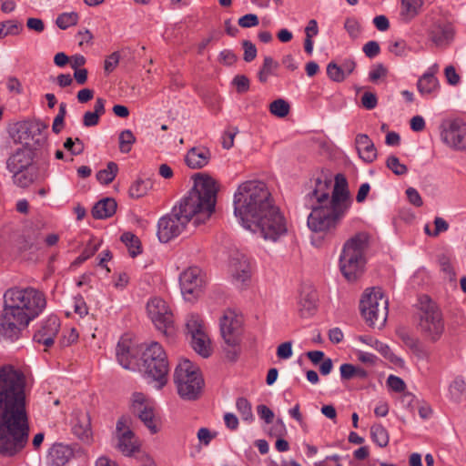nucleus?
Returning a JSON list of instances; mask_svg holds the SVG:
<instances>
[{
    "label": "nucleus",
    "instance_id": "obj_6",
    "mask_svg": "<svg viewBox=\"0 0 466 466\" xmlns=\"http://www.w3.org/2000/svg\"><path fill=\"white\" fill-rule=\"evenodd\" d=\"M369 235L359 232L348 239L339 258L340 271L349 281L358 279L364 270V251L368 247Z\"/></svg>",
    "mask_w": 466,
    "mask_h": 466
},
{
    "label": "nucleus",
    "instance_id": "obj_63",
    "mask_svg": "<svg viewBox=\"0 0 466 466\" xmlns=\"http://www.w3.org/2000/svg\"><path fill=\"white\" fill-rule=\"evenodd\" d=\"M7 89L10 93L15 95H21L23 93V86L18 78L10 76L6 83Z\"/></svg>",
    "mask_w": 466,
    "mask_h": 466
},
{
    "label": "nucleus",
    "instance_id": "obj_4",
    "mask_svg": "<svg viewBox=\"0 0 466 466\" xmlns=\"http://www.w3.org/2000/svg\"><path fill=\"white\" fill-rule=\"evenodd\" d=\"M351 203L347 179L343 175L338 174L329 203L311 204V211L307 221L309 228L321 236L333 234Z\"/></svg>",
    "mask_w": 466,
    "mask_h": 466
},
{
    "label": "nucleus",
    "instance_id": "obj_57",
    "mask_svg": "<svg viewBox=\"0 0 466 466\" xmlns=\"http://www.w3.org/2000/svg\"><path fill=\"white\" fill-rule=\"evenodd\" d=\"M120 60V54L118 52H113L105 60L104 69L105 72L109 74L113 72L117 66Z\"/></svg>",
    "mask_w": 466,
    "mask_h": 466
},
{
    "label": "nucleus",
    "instance_id": "obj_25",
    "mask_svg": "<svg viewBox=\"0 0 466 466\" xmlns=\"http://www.w3.org/2000/svg\"><path fill=\"white\" fill-rule=\"evenodd\" d=\"M211 158V152L206 147H193L185 156V162L192 169H200L206 167Z\"/></svg>",
    "mask_w": 466,
    "mask_h": 466
},
{
    "label": "nucleus",
    "instance_id": "obj_53",
    "mask_svg": "<svg viewBox=\"0 0 466 466\" xmlns=\"http://www.w3.org/2000/svg\"><path fill=\"white\" fill-rule=\"evenodd\" d=\"M66 115V106L65 103H61L59 106V111L54 119L52 125V130L56 134H59L64 127V119Z\"/></svg>",
    "mask_w": 466,
    "mask_h": 466
},
{
    "label": "nucleus",
    "instance_id": "obj_54",
    "mask_svg": "<svg viewBox=\"0 0 466 466\" xmlns=\"http://www.w3.org/2000/svg\"><path fill=\"white\" fill-rule=\"evenodd\" d=\"M36 244V236L34 233L23 235L18 240V248L21 250H27L32 248Z\"/></svg>",
    "mask_w": 466,
    "mask_h": 466
},
{
    "label": "nucleus",
    "instance_id": "obj_51",
    "mask_svg": "<svg viewBox=\"0 0 466 466\" xmlns=\"http://www.w3.org/2000/svg\"><path fill=\"white\" fill-rule=\"evenodd\" d=\"M386 166L389 169H390L395 175L401 176L408 172V167L406 165L401 164L399 158L395 156H390L387 158Z\"/></svg>",
    "mask_w": 466,
    "mask_h": 466
},
{
    "label": "nucleus",
    "instance_id": "obj_48",
    "mask_svg": "<svg viewBox=\"0 0 466 466\" xmlns=\"http://www.w3.org/2000/svg\"><path fill=\"white\" fill-rule=\"evenodd\" d=\"M240 341L241 339H236V342H225L223 351L225 358L231 362H235L240 353Z\"/></svg>",
    "mask_w": 466,
    "mask_h": 466
},
{
    "label": "nucleus",
    "instance_id": "obj_21",
    "mask_svg": "<svg viewBox=\"0 0 466 466\" xmlns=\"http://www.w3.org/2000/svg\"><path fill=\"white\" fill-rule=\"evenodd\" d=\"M229 267L232 277L237 282L246 285L249 281L251 277L250 264L244 254L237 253L232 256Z\"/></svg>",
    "mask_w": 466,
    "mask_h": 466
},
{
    "label": "nucleus",
    "instance_id": "obj_45",
    "mask_svg": "<svg viewBox=\"0 0 466 466\" xmlns=\"http://www.w3.org/2000/svg\"><path fill=\"white\" fill-rule=\"evenodd\" d=\"M371 347L375 348L379 352H380L387 360L395 365L402 364L403 360L397 357L390 350V348L379 340H374V344H371Z\"/></svg>",
    "mask_w": 466,
    "mask_h": 466
},
{
    "label": "nucleus",
    "instance_id": "obj_2",
    "mask_svg": "<svg viewBox=\"0 0 466 466\" xmlns=\"http://www.w3.org/2000/svg\"><path fill=\"white\" fill-rule=\"evenodd\" d=\"M233 205L235 216L242 225L264 239L277 241L287 233L286 219L265 182L241 183L234 194Z\"/></svg>",
    "mask_w": 466,
    "mask_h": 466
},
{
    "label": "nucleus",
    "instance_id": "obj_41",
    "mask_svg": "<svg viewBox=\"0 0 466 466\" xmlns=\"http://www.w3.org/2000/svg\"><path fill=\"white\" fill-rule=\"evenodd\" d=\"M290 111L289 104L282 99L279 98L269 104V112L277 117H285Z\"/></svg>",
    "mask_w": 466,
    "mask_h": 466
},
{
    "label": "nucleus",
    "instance_id": "obj_42",
    "mask_svg": "<svg viewBox=\"0 0 466 466\" xmlns=\"http://www.w3.org/2000/svg\"><path fill=\"white\" fill-rule=\"evenodd\" d=\"M372 440L380 446L386 447L389 443V435L386 429L380 425H373L370 429Z\"/></svg>",
    "mask_w": 466,
    "mask_h": 466
},
{
    "label": "nucleus",
    "instance_id": "obj_60",
    "mask_svg": "<svg viewBox=\"0 0 466 466\" xmlns=\"http://www.w3.org/2000/svg\"><path fill=\"white\" fill-rule=\"evenodd\" d=\"M238 133V127H233L231 130H227L224 132L222 137V146L224 148L229 149L234 146V138Z\"/></svg>",
    "mask_w": 466,
    "mask_h": 466
},
{
    "label": "nucleus",
    "instance_id": "obj_44",
    "mask_svg": "<svg viewBox=\"0 0 466 466\" xmlns=\"http://www.w3.org/2000/svg\"><path fill=\"white\" fill-rule=\"evenodd\" d=\"M119 150L122 153H129L133 144L136 142V137L131 130L127 129L119 134L118 137Z\"/></svg>",
    "mask_w": 466,
    "mask_h": 466
},
{
    "label": "nucleus",
    "instance_id": "obj_18",
    "mask_svg": "<svg viewBox=\"0 0 466 466\" xmlns=\"http://www.w3.org/2000/svg\"><path fill=\"white\" fill-rule=\"evenodd\" d=\"M60 329L59 319L51 315L47 317L41 324L39 329L34 335V340L49 348L54 344L55 338Z\"/></svg>",
    "mask_w": 466,
    "mask_h": 466
},
{
    "label": "nucleus",
    "instance_id": "obj_16",
    "mask_svg": "<svg viewBox=\"0 0 466 466\" xmlns=\"http://www.w3.org/2000/svg\"><path fill=\"white\" fill-rule=\"evenodd\" d=\"M243 322V317L235 310L228 309L224 311L219 321L224 342H236V339H241Z\"/></svg>",
    "mask_w": 466,
    "mask_h": 466
},
{
    "label": "nucleus",
    "instance_id": "obj_50",
    "mask_svg": "<svg viewBox=\"0 0 466 466\" xmlns=\"http://www.w3.org/2000/svg\"><path fill=\"white\" fill-rule=\"evenodd\" d=\"M236 406L244 420H253L251 404L246 398H238Z\"/></svg>",
    "mask_w": 466,
    "mask_h": 466
},
{
    "label": "nucleus",
    "instance_id": "obj_8",
    "mask_svg": "<svg viewBox=\"0 0 466 466\" xmlns=\"http://www.w3.org/2000/svg\"><path fill=\"white\" fill-rule=\"evenodd\" d=\"M388 299L380 288L366 289L360 299V312L366 323L372 328H382L389 313Z\"/></svg>",
    "mask_w": 466,
    "mask_h": 466
},
{
    "label": "nucleus",
    "instance_id": "obj_5",
    "mask_svg": "<svg viewBox=\"0 0 466 466\" xmlns=\"http://www.w3.org/2000/svg\"><path fill=\"white\" fill-rule=\"evenodd\" d=\"M218 191V185L213 177L198 173L194 176L193 187L175 206L176 211L194 227L205 224L215 211Z\"/></svg>",
    "mask_w": 466,
    "mask_h": 466
},
{
    "label": "nucleus",
    "instance_id": "obj_28",
    "mask_svg": "<svg viewBox=\"0 0 466 466\" xmlns=\"http://www.w3.org/2000/svg\"><path fill=\"white\" fill-rule=\"evenodd\" d=\"M116 207L117 205L114 198H106L95 204L91 213L96 219H106L116 213Z\"/></svg>",
    "mask_w": 466,
    "mask_h": 466
},
{
    "label": "nucleus",
    "instance_id": "obj_32",
    "mask_svg": "<svg viewBox=\"0 0 466 466\" xmlns=\"http://www.w3.org/2000/svg\"><path fill=\"white\" fill-rule=\"evenodd\" d=\"M422 5V0H401L400 15L402 20L408 22L413 19L418 15Z\"/></svg>",
    "mask_w": 466,
    "mask_h": 466
},
{
    "label": "nucleus",
    "instance_id": "obj_11",
    "mask_svg": "<svg viewBox=\"0 0 466 466\" xmlns=\"http://www.w3.org/2000/svg\"><path fill=\"white\" fill-rule=\"evenodd\" d=\"M131 410L140 419L151 433L155 434L159 431V419L155 414V403L144 393H133Z\"/></svg>",
    "mask_w": 466,
    "mask_h": 466
},
{
    "label": "nucleus",
    "instance_id": "obj_58",
    "mask_svg": "<svg viewBox=\"0 0 466 466\" xmlns=\"http://www.w3.org/2000/svg\"><path fill=\"white\" fill-rule=\"evenodd\" d=\"M444 76L447 83L451 86H457L461 81L460 75L456 72L453 66H448L444 69Z\"/></svg>",
    "mask_w": 466,
    "mask_h": 466
},
{
    "label": "nucleus",
    "instance_id": "obj_38",
    "mask_svg": "<svg viewBox=\"0 0 466 466\" xmlns=\"http://www.w3.org/2000/svg\"><path fill=\"white\" fill-rule=\"evenodd\" d=\"M118 172L117 164L115 162H108L106 168L102 169L96 173V179L104 185L111 183Z\"/></svg>",
    "mask_w": 466,
    "mask_h": 466
},
{
    "label": "nucleus",
    "instance_id": "obj_35",
    "mask_svg": "<svg viewBox=\"0 0 466 466\" xmlns=\"http://www.w3.org/2000/svg\"><path fill=\"white\" fill-rule=\"evenodd\" d=\"M340 375L343 380H349L353 378L366 379L368 371L360 366L344 363L340 366Z\"/></svg>",
    "mask_w": 466,
    "mask_h": 466
},
{
    "label": "nucleus",
    "instance_id": "obj_62",
    "mask_svg": "<svg viewBox=\"0 0 466 466\" xmlns=\"http://www.w3.org/2000/svg\"><path fill=\"white\" fill-rule=\"evenodd\" d=\"M363 52L369 58L375 57L380 52V45L376 41H370L364 45Z\"/></svg>",
    "mask_w": 466,
    "mask_h": 466
},
{
    "label": "nucleus",
    "instance_id": "obj_43",
    "mask_svg": "<svg viewBox=\"0 0 466 466\" xmlns=\"http://www.w3.org/2000/svg\"><path fill=\"white\" fill-rule=\"evenodd\" d=\"M79 15L76 12L63 13L56 20V25L60 29H66L69 26L76 25L78 23Z\"/></svg>",
    "mask_w": 466,
    "mask_h": 466
},
{
    "label": "nucleus",
    "instance_id": "obj_7",
    "mask_svg": "<svg viewBox=\"0 0 466 466\" xmlns=\"http://www.w3.org/2000/svg\"><path fill=\"white\" fill-rule=\"evenodd\" d=\"M178 395L187 400H197L204 387L199 368L187 359L180 360L174 373Z\"/></svg>",
    "mask_w": 466,
    "mask_h": 466
},
{
    "label": "nucleus",
    "instance_id": "obj_52",
    "mask_svg": "<svg viewBox=\"0 0 466 466\" xmlns=\"http://www.w3.org/2000/svg\"><path fill=\"white\" fill-rule=\"evenodd\" d=\"M327 74L334 82H342L346 78V73L336 63H329L327 66Z\"/></svg>",
    "mask_w": 466,
    "mask_h": 466
},
{
    "label": "nucleus",
    "instance_id": "obj_10",
    "mask_svg": "<svg viewBox=\"0 0 466 466\" xmlns=\"http://www.w3.org/2000/svg\"><path fill=\"white\" fill-rule=\"evenodd\" d=\"M436 310V303L428 295L419 298L417 328L422 336L431 341H435L437 333Z\"/></svg>",
    "mask_w": 466,
    "mask_h": 466
},
{
    "label": "nucleus",
    "instance_id": "obj_36",
    "mask_svg": "<svg viewBox=\"0 0 466 466\" xmlns=\"http://www.w3.org/2000/svg\"><path fill=\"white\" fill-rule=\"evenodd\" d=\"M186 329L189 338L192 336H197L200 334V332L206 331L202 319L198 315L196 314H190L187 316L186 321Z\"/></svg>",
    "mask_w": 466,
    "mask_h": 466
},
{
    "label": "nucleus",
    "instance_id": "obj_19",
    "mask_svg": "<svg viewBox=\"0 0 466 466\" xmlns=\"http://www.w3.org/2000/svg\"><path fill=\"white\" fill-rule=\"evenodd\" d=\"M332 180L329 177L322 174L314 179V187L308 193L307 198L312 204L329 203L330 199V187Z\"/></svg>",
    "mask_w": 466,
    "mask_h": 466
},
{
    "label": "nucleus",
    "instance_id": "obj_14",
    "mask_svg": "<svg viewBox=\"0 0 466 466\" xmlns=\"http://www.w3.org/2000/svg\"><path fill=\"white\" fill-rule=\"evenodd\" d=\"M181 292L187 300H194L203 292L205 284L202 270L198 267H190L179 277Z\"/></svg>",
    "mask_w": 466,
    "mask_h": 466
},
{
    "label": "nucleus",
    "instance_id": "obj_27",
    "mask_svg": "<svg viewBox=\"0 0 466 466\" xmlns=\"http://www.w3.org/2000/svg\"><path fill=\"white\" fill-rule=\"evenodd\" d=\"M72 452L71 450L63 444H54L47 455L49 466H64L69 460Z\"/></svg>",
    "mask_w": 466,
    "mask_h": 466
},
{
    "label": "nucleus",
    "instance_id": "obj_47",
    "mask_svg": "<svg viewBox=\"0 0 466 466\" xmlns=\"http://www.w3.org/2000/svg\"><path fill=\"white\" fill-rule=\"evenodd\" d=\"M22 29V25L15 20L0 23V39L10 35H17Z\"/></svg>",
    "mask_w": 466,
    "mask_h": 466
},
{
    "label": "nucleus",
    "instance_id": "obj_40",
    "mask_svg": "<svg viewBox=\"0 0 466 466\" xmlns=\"http://www.w3.org/2000/svg\"><path fill=\"white\" fill-rule=\"evenodd\" d=\"M121 240L128 248V252L131 257H136L141 253L140 240L134 234L126 232L121 236Z\"/></svg>",
    "mask_w": 466,
    "mask_h": 466
},
{
    "label": "nucleus",
    "instance_id": "obj_56",
    "mask_svg": "<svg viewBox=\"0 0 466 466\" xmlns=\"http://www.w3.org/2000/svg\"><path fill=\"white\" fill-rule=\"evenodd\" d=\"M239 26L243 28H250L257 26L259 24V20L257 15L248 14L241 16L238 21Z\"/></svg>",
    "mask_w": 466,
    "mask_h": 466
},
{
    "label": "nucleus",
    "instance_id": "obj_15",
    "mask_svg": "<svg viewBox=\"0 0 466 466\" xmlns=\"http://www.w3.org/2000/svg\"><path fill=\"white\" fill-rule=\"evenodd\" d=\"M441 136L443 143L450 147L466 151V123L460 120L444 121Z\"/></svg>",
    "mask_w": 466,
    "mask_h": 466
},
{
    "label": "nucleus",
    "instance_id": "obj_49",
    "mask_svg": "<svg viewBox=\"0 0 466 466\" xmlns=\"http://www.w3.org/2000/svg\"><path fill=\"white\" fill-rule=\"evenodd\" d=\"M148 185L149 183L145 180L137 179L129 188V196L134 198L144 197L147 193Z\"/></svg>",
    "mask_w": 466,
    "mask_h": 466
},
{
    "label": "nucleus",
    "instance_id": "obj_46",
    "mask_svg": "<svg viewBox=\"0 0 466 466\" xmlns=\"http://www.w3.org/2000/svg\"><path fill=\"white\" fill-rule=\"evenodd\" d=\"M278 66V62L274 61L272 57L265 56L263 66L258 74L259 81L261 83H266L268 76L273 72V70L277 69Z\"/></svg>",
    "mask_w": 466,
    "mask_h": 466
},
{
    "label": "nucleus",
    "instance_id": "obj_24",
    "mask_svg": "<svg viewBox=\"0 0 466 466\" xmlns=\"http://www.w3.org/2000/svg\"><path fill=\"white\" fill-rule=\"evenodd\" d=\"M318 293L310 286L302 288L299 294V312L302 317H309L315 313L318 306Z\"/></svg>",
    "mask_w": 466,
    "mask_h": 466
},
{
    "label": "nucleus",
    "instance_id": "obj_64",
    "mask_svg": "<svg viewBox=\"0 0 466 466\" xmlns=\"http://www.w3.org/2000/svg\"><path fill=\"white\" fill-rule=\"evenodd\" d=\"M362 106L367 109H373L377 106V96L371 92H366L361 97Z\"/></svg>",
    "mask_w": 466,
    "mask_h": 466
},
{
    "label": "nucleus",
    "instance_id": "obj_9",
    "mask_svg": "<svg viewBox=\"0 0 466 466\" xmlns=\"http://www.w3.org/2000/svg\"><path fill=\"white\" fill-rule=\"evenodd\" d=\"M142 369L144 373L157 383L161 389L167 382L169 365L167 354L157 342L150 343L142 355Z\"/></svg>",
    "mask_w": 466,
    "mask_h": 466
},
{
    "label": "nucleus",
    "instance_id": "obj_30",
    "mask_svg": "<svg viewBox=\"0 0 466 466\" xmlns=\"http://www.w3.org/2000/svg\"><path fill=\"white\" fill-rule=\"evenodd\" d=\"M133 348L131 340L122 339L116 347V357L119 363L126 369L130 368L134 359Z\"/></svg>",
    "mask_w": 466,
    "mask_h": 466
},
{
    "label": "nucleus",
    "instance_id": "obj_17",
    "mask_svg": "<svg viewBox=\"0 0 466 466\" xmlns=\"http://www.w3.org/2000/svg\"><path fill=\"white\" fill-rule=\"evenodd\" d=\"M117 449L126 456H131L139 450V442L134 432L126 425L124 419L116 423Z\"/></svg>",
    "mask_w": 466,
    "mask_h": 466
},
{
    "label": "nucleus",
    "instance_id": "obj_20",
    "mask_svg": "<svg viewBox=\"0 0 466 466\" xmlns=\"http://www.w3.org/2000/svg\"><path fill=\"white\" fill-rule=\"evenodd\" d=\"M46 127L40 122H34L25 125L21 127L20 142L26 147H35L45 142V136L42 131Z\"/></svg>",
    "mask_w": 466,
    "mask_h": 466
},
{
    "label": "nucleus",
    "instance_id": "obj_34",
    "mask_svg": "<svg viewBox=\"0 0 466 466\" xmlns=\"http://www.w3.org/2000/svg\"><path fill=\"white\" fill-rule=\"evenodd\" d=\"M450 398L454 402H461L466 400V383L461 378L452 380L449 387Z\"/></svg>",
    "mask_w": 466,
    "mask_h": 466
},
{
    "label": "nucleus",
    "instance_id": "obj_3",
    "mask_svg": "<svg viewBox=\"0 0 466 466\" xmlns=\"http://www.w3.org/2000/svg\"><path fill=\"white\" fill-rule=\"evenodd\" d=\"M46 306L45 294L36 289H8L4 294L0 332L8 339H16L22 329L27 327Z\"/></svg>",
    "mask_w": 466,
    "mask_h": 466
},
{
    "label": "nucleus",
    "instance_id": "obj_37",
    "mask_svg": "<svg viewBox=\"0 0 466 466\" xmlns=\"http://www.w3.org/2000/svg\"><path fill=\"white\" fill-rule=\"evenodd\" d=\"M399 338L416 354L422 353V349L418 339L410 335V333L403 327L397 329Z\"/></svg>",
    "mask_w": 466,
    "mask_h": 466
},
{
    "label": "nucleus",
    "instance_id": "obj_39",
    "mask_svg": "<svg viewBox=\"0 0 466 466\" xmlns=\"http://www.w3.org/2000/svg\"><path fill=\"white\" fill-rule=\"evenodd\" d=\"M437 87L434 73L424 74L418 81V89L421 94H430Z\"/></svg>",
    "mask_w": 466,
    "mask_h": 466
},
{
    "label": "nucleus",
    "instance_id": "obj_31",
    "mask_svg": "<svg viewBox=\"0 0 466 466\" xmlns=\"http://www.w3.org/2000/svg\"><path fill=\"white\" fill-rule=\"evenodd\" d=\"M454 35L453 19H445L443 21L439 19V46H449L453 40Z\"/></svg>",
    "mask_w": 466,
    "mask_h": 466
},
{
    "label": "nucleus",
    "instance_id": "obj_22",
    "mask_svg": "<svg viewBox=\"0 0 466 466\" xmlns=\"http://www.w3.org/2000/svg\"><path fill=\"white\" fill-rule=\"evenodd\" d=\"M33 162V153L30 148H18L6 161L7 169L15 176L26 169Z\"/></svg>",
    "mask_w": 466,
    "mask_h": 466
},
{
    "label": "nucleus",
    "instance_id": "obj_33",
    "mask_svg": "<svg viewBox=\"0 0 466 466\" xmlns=\"http://www.w3.org/2000/svg\"><path fill=\"white\" fill-rule=\"evenodd\" d=\"M439 249L444 251L441 256L439 254V265L441 267L442 271L446 273L449 278H451L454 275V271L451 263L452 251L444 240L439 241Z\"/></svg>",
    "mask_w": 466,
    "mask_h": 466
},
{
    "label": "nucleus",
    "instance_id": "obj_23",
    "mask_svg": "<svg viewBox=\"0 0 466 466\" xmlns=\"http://www.w3.org/2000/svg\"><path fill=\"white\" fill-rule=\"evenodd\" d=\"M72 420L73 433L81 441L88 442L91 439V422L87 412L76 410Z\"/></svg>",
    "mask_w": 466,
    "mask_h": 466
},
{
    "label": "nucleus",
    "instance_id": "obj_61",
    "mask_svg": "<svg viewBox=\"0 0 466 466\" xmlns=\"http://www.w3.org/2000/svg\"><path fill=\"white\" fill-rule=\"evenodd\" d=\"M277 356L281 360H287L292 356V343L286 341L281 343L277 349Z\"/></svg>",
    "mask_w": 466,
    "mask_h": 466
},
{
    "label": "nucleus",
    "instance_id": "obj_55",
    "mask_svg": "<svg viewBox=\"0 0 466 466\" xmlns=\"http://www.w3.org/2000/svg\"><path fill=\"white\" fill-rule=\"evenodd\" d=\"M387 385L395 392H402L406 389V384L403 380L395 375H390L388 377Z\"/></svg>",
    "mask_w": 466,
    "mask_h": 466
},
{
    "label": "nucleus",
    "instance_id": "obj_59",
    "mask_svg": "<svg viewBox=\"0 0 466 466\" xmlns=\"http://www.w3.org/2000/svg\"><path fill=\"white\" fill-rule=\"evenodd\" d=\"M244 48V60L246 62H250L255 59L257 56V48L253 43L249 40H244L242 43Z\"/></svg>",
    "mask_w": 466,
    "mask_h": 466
},
{
    "label": "nucleus",
    "instance_id": "obj_26",
    "mask_svg": "<svg viewBox=\"0 0 466 466\" xmlns=\"http://www.w3.org/2000/svg\"><path fill=\"white\" fill-rule=\"evenodd\" d=\"M359 156L365 162L371 163L377 158V149L372 140L365 134H359L355 139Z\"/></svg>",
    "mask_w": 466,
    "mask_h": 466
},
{
    "label": "nucleus",
    "instance_id": "obj_13",
    "mask_svg": "<svg viewBox=\"0 0 466 466\" xmlns=\"http://www.w3.org/2000/svg\"><path fill=\"white\" fill-rule=\"evenodd\" d=\"M147 312L157 329L167 334L168 329L173 327V314L167 302L155 297L147 302Z\"/></svg>",
    "mask_w": 466,
    "mask_h": 466
},
{
    "label": "nucleus",
    "instance_id": "obj_29",
    "mask_svg": "<svg viewBox=\"0 0 466 466\" xmlns=\"http://www.w3.org/2000/svg\"><path fill=\"white\" fill-rule=\"evenodd\" d=\"M189 339L193 350L198 354H199L203 358H208L211 355V341L206 331L200 332V334L197 336H192Z\"/></svg>",
    "mask_w": 466,
    "mask_h": 466
},
{
    "label": "nucleus",
    "instance_id": "obj_12",
    "mask_svg": "<svg viewBox=\"0 0 466 466\" xmlns=\"http://www.w3.org/2000/svg\"><path fill=\"white\" fill-rule=\"evenodd\" d=\"M189 224L184 219L182 215L176 211L174 207L172 212L162 217L157 223V237L163 243H167L171 239L178 237Z\"/></svg>",
    "mask_w": 466,
    "mask_h": 466
},
{
    "label": "nucleus",
    "instance_id": "obj_1",
    "mask_svg": "<svg viewBox=\"0 0 466 466\" xmlns=\"http://www.w3.org/2000/svg\"><path fill=\"white\" fill-rule=\"evenodd\" d=\"M25 375L11 365L0 367V454L13 457L27 445L30 433Z\"/></svg>",
    "mask_w": 466,
    "mask_h": 466
}]
</instances>
